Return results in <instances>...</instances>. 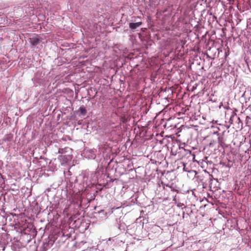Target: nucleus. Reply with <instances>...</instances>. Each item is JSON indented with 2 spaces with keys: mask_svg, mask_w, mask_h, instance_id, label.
I'll return each mask as SVG.
<instances>
[{
  "mask_svg": "<svg viewBox=\"0 0 251 251\" xmlns=\"http://www.w3.org/2000/svg\"><path fill=\"white\" fill-rule=\"evenodd\" d=\"M41 40L38 35L29 38V42L33 46H36L40 44Z\"/></svg>",
  "mask_w": 251,
  "mask_h": 251,
  "instance_id": "2",
  "label": "nucleus"
},
{
  "mask_svg": "<svg viewBox=\"0 0 251 251\" xmlns=\"http://www.w3.org/2000/svg\"><path fill=\"white\" fill-rule=\"evenodd\" d=\"M171 152L174 155H176L177 153L178 154V156L180 158L183 157V154L190 155L191 154V151H190L189 150H185L183 148H180V147H179V151L177 152L174 153L173 150H172Z\"/></svg>",
  "mask_w": 251,
  "mask_h": 251,
  "instance_id": "1",
  "label": "nucleus"
},
{
  "mask_svg": "<svg viewBox=\"0 0 251 251\" xmlns=\"http://www.w3.org/2000/svg\"><path fill=\"white\" fill-rule=\"evenodd\" d=\"M63 149H60L58 150V153H63Z\"/></svg>",
  "mask_w": 251,
  "mask_h": 251,
  "instance_id": "8",
  "label": "nucleus"
},
{
  "mask_svg": "<svg viewBox=\"0 0 251 251\" xmlns=\"http://www.w3.org/2000/svg\"><path fill=\"white\" fill-rule=\"evenodd\" d=\"M158 4H156L154 0H149V6L150 7H155Z\"/></svg>",
  "mask_w": 251,
  "mask_h": 251,
  "instance_id": "6",
  "label": "nucleus"
},
{
  "mask_svg": "<svg viewBox=\"0 0 251 251\" xmlns=\"http://www.w3.org/2000/svg\"><path fill=\"white\" fill-rule=\"evenodd\" d=\"M58 159L62 162V163L67 162L69 159L67 155H61L58 157Z\"/></svg>",
  "mask_w": 251,
  "mask_h": 251,
  "instance_id": "4",
  "label": "nucleus"
},
{
  "mask_svg": "<svg viewBox=\"0 0 251 251\" xmlns=\"http://www.w3.org/2000/svg\"><path fill=\"white\" fill-rule=\"evenodd\" d=\"M167 11V9L164 10V11H163V13L166 12Z\"/></svg>",
  "mask_w": 251,
  "mask_h": 251,
  "instance_id": "10",
  "label": "nucleus"
},
{
  "mask_svg": "<svg viewBox=\"0 0 251 251\" xmlns=\"http://www.w3.org/2000/svg\"><path fill=\"white\" fill-rule=\"evenodd\" d=\"M142 25V22H137L135 23H131L129 25V28L132 30L135 29Z\"/></svg>",
  "mask_w": 251,
  "mask_h": 251,
  "instance_id": "3",
  "label": "nucleus"
},
{
  "mask_svg": "<svg viewBox=\"0 0 251 251\" xmlns=\"http://www.w3.org/2000/svg\"><path fill=\"white\" fill-rule=\"evenodd\" d=\"M79 110L80 113L83 115H86V114L87 113L86 109L84 106H80L79 109Z\"/></svg>",
  "mask_w": 251,
  "mask_h": 251,
  "instance_id": "5",
  "label": "nucleus"
},
{
  "mask_svg": "<svg viewBox=\"0 0 251 251\" xmlns=\"http://www.w3.org/2000/svg\"><path fill=\"white\" fill-rule=\"evenodd\" d=\"M165 186L166 187H168L169 188H171V190L172 191H174V190L172 189V188L171 186H169V185L168 184H163V189H165Z\"/></svg>",
  "mask_w": 251,
  "mask_h": 251,
  "instance_id": "7",
  "label": "nucleus"
},
{
  "mask_svg": "<svg viewBox=\"0 0 251 251\" xmlns=\"http://www.w3.org/2000/svg\"><path fill=\"white\" fill-rule=\"evenodd\" d=\"M181 43H182V44H183V45H184V44H185V41H183V40H181Z\"/></svg>",
  "mask_w": 251,
  "mask_h": 251,
  "instance_id": "9",
  "label": "nucleus"
}]
</instances>
